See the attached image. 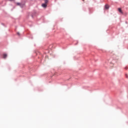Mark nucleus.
<instances>
[{"instance_id": "7", "label": "nucleus", "mask_w": 128, "mask_h": 128, "mask_svg": "<svg viewBox=\"0 0 128 128\" xmlns=\"http://www.w3.org/2000/svg\"><path fill=\"white\" fill-rule=\"evenodd\" d=\"M17 34H18V36H20V32H18Z\"/></svg>"}, {"instance_id": "5", "label": "nucleus", "mask_w": 128, "mask_h": 128, "mask_svg": "<svg viewBox=\"0 0 128 128\" xmlns=\"http://www.w3.org/2000/svg\"><path fill=\"white\" fill-rule=\"evenodd\" d=\"M7 56H8V55L6 54H3V58H6Z\"/></svg>"}, {"instance_id": "1", "label": "nucleus", "mask_w": 128, "mask_h": 128, "mask_svg": "<svg viewBox=\"0 0 128 128\" xmlns=\"http://www.w3.org/2000/svg\"><path fill=\"white\" fill-rule=\"evenodd\" d=\"M17 6H21V8L24 7V4H22L20 3H16Z\"/></svg>"}, {"instance_id": "9", "label": "nucleus", "mask_w": 128, "mask_h": 128, "mask_svg": "<svg viewBox=\"0 0 128 128\" xmlns=\"http://www.w3.org/2000/svg\"><path fill=\"white\" fill-rule=\"evenodd\" d=\"M10 0V2H12V0Z\"/></svg>"}, {"instance_id": "3", "label": "nucleus", "mask_w": 128, "mask_h": 128, "mask_svg": "<svg viewBox=\"0 0 128 128\" xmlns=\"http://www.w3.org/2000/svg\"><path fill=\"white\" fill-rule=\"evenodd\" d=\"M105 8H106V10H108V8H110V6H109L108 5V4H106V5L105 6Z\"/></svg>"}, {"instance_id": "6", "label": "nucleus", "mask_w": 128, "mask_h": 128, "mask_svg": "<svg viewBox=\"0 0 128 128\" xmlns=\"http://www.w3.org/2000/svg\"><path fill=\"white\" fill-rule=\"evenodd\" d=\"M44 0V2L45 4H48V0Z\"/></svg>"}, {"instance_id": "2", "label": "nucleus", "mask_w": 128, "mask_h": 128, "mask_svg": "<svg viewBox=\"0 0 128 128\" xmlns=\"http://www.w3.org/2000/svg\"><path fill=\"white\" fill-rule=\"evenodd\" d=\"M42 8H46V6H48V4H42Z\"/></svg>"}, {"instance_id": "4", "label": "nucleus", "mask_w": 128, "mask_h": 128, "mask_svg": "<svg viewBox=\"0 0 128 128\" xmlns=\"http://www.w3.org/2000/svg\"><path fill=\"white\" fill-rule=\"evenodd\" d=\"M118 12H120V14H124V12H122V9L120 8H118Z\"/></svg>"}, {"instance_id": "8", "label": "nucleus", "mask_w": 128, "mask_h": 128, "mask_svg": "<svg viewBox=\"0 0 128 128\" xmlns=\"http://www.w3.org/2000/svg\"><path fill=\"white\" fill-rule=\"evenodd\" d=\"M125 69H126V70H128V67H126V68H125Z\"/></svg>"}]
</instances>
